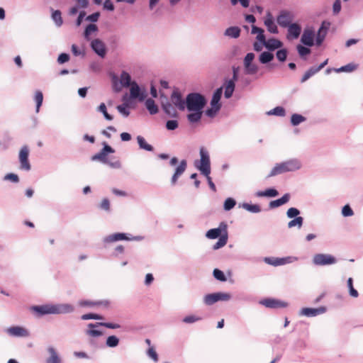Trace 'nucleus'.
<instances>
[{"instance_id": "37998d69", "label": "nucleus", "mask_w": 363, "mask_h": 363, "mask_svg": "<svg viewBox=\"0 0 363 363\" xmlns=\"http://www.w3.org/2000/svg\"><path fill=\"white\" fill-rule=\"evenodd\" d=\"M119 343L118 338L115 335L108 337L106 340V345L109 347H116Z\"/></svg>"}, {"instance_id": "39448f33", "label": "nucleus", "mask_w": 363, "mask_h": 363, "mask_svg": "<svg viewBox=\"0 0 363 363\" xmlns=\"http://www.w3.org/2000/svg\"><path fill=\"white\" fill-rule=\"evenodd\" d=\"M114 152V150L111 146L105 144L104 148L99 153L91 157V160H99L104 164H108L110 167L113 168H118L121 166L119 161L116 160L114 162H111L106 157L108 153H113Z\"/></svg>"}, {"instance_id": "680f3d73", "label": "nucleus", "mask_w": 363, "mask_h": 363, "mask_svg": "<svg viewBox=\"0 0 363 363\" xmlns=\"http://www.w3.org/2000/svg\"><path fill=\"white\" fill-rule=\"evenodd\" d=\"M201 320V318L197 317L196 315H187L184 319L183 321L186 323H192L196 321Z\"/></svg>"}, {"instance_id": "2eb2a0df", "label": "nucleus", "mask_w": 363, "mask_h": 363, "mask_svg": "<svg viewBox=\"0 0 363 363\" xmlns=\"http://www.w3.org/2000/svg\"><path fill=\"white\" fill-rule=\"evenodd\" d=\"M92 50L100 57H104L106 50L105 44L99 39H94L91 43Z\"/></svg>"}, {"instance_id": "79ce46f5", "label": "nucleus", "mask_w": 363, "mask_h": 363, "mask_svg": "<svg viewBox=\"0 0 363 363\" xmlns=\"http://www.w3.org/2000/svg\"><path fill=\"white\" fill-rule=\"evenodd\" d=\"M217 302V298L216 293L209 294L205 296L204 303L206 305L211 306Z\"/></svg>"}, {"instance_id": "49530a36", "label": "nucleus", "mask_w": 363, "mask_h": 363, "mask_svg": "<svg viewBox=\"0 0 363 363\" xmlns=\"http://www.w3.org/2000/svg\"><path fill=\"white\" fill-rule=\"evenodd\" d=\"M123 104H126V108H130L135 106L134 100L133 98H130L128 94H125L123 98Z\"/></svg>"}, {"instance_id": "bf43d9fd", "label": "nucleus", "mask_w": 363, "mask_h": 363, "mask_svg": "<svg viewBox=\"0 0 363 363\" xmlns=\"http://www.w3.org/2000/svg\"><path fill=\"white\" fill-rule=\"evenodd\" d=\"M93 328H89L86 331V334L91 337H99L103 335V333L100 330H95Z\"/></svg>"}, {"instance_id": "dca6fc26", "label": "nucleus", "mask_w": 363, "mask_h": 363, "mask_svg": "<svg viewBox=\"0 0 363 363\" xmlns=\"http://www.w3.org/2000/svg\"><path fill=\"white\" fill-rule=\"evenodd\" d=\"M264 306L270 308H285L287 303L274 298H266L261 301Z\"/></svg>"}, {"instance_id": "6ab92c4d", "label": "nucleus", "mask_w": 363, "mask_h": 363, "mask_svg": "<svg viewBox=\"0 0 363 363\" xmlns=\"http://www.w3.org/2000/svg\"><path fill=\"white\" fill-rule=\"evenodd\" d=\"M288 28V34L287 38H292V39H296L298 38V36L301 34V26L297 23H291Z\"/></svg>"}, {"instance_id": "c03bdc74", "label": "nucleus", "mask_w": 363, "mask_h": 363, "mask_svg": "<svg viewBox=\"0 0 363 363\" xmlns=\"http://www.w3.org/2000/svg\"><path fill=\"white\" fill-rule=\"evenodd\" d=\"M318 313L315 308H304L301 310V314L306 316H315Z\"/></svg>"}, {"instance_id": "e2e57ef3", "label": "nucleus", "mask_w": 363, "mask_h": 363, "mask_svg": "<svg viewBox=\"0 0 363 363\" xmlns=\"http://www.w3.org/2000/svg\"><path fill=\"white\" fill-rule=\"evenodd\" d=\"M100 208L106 211H110V207H111V205H110V201L108 199L105 198L104 199L101 203H100Z\"/></svg>"}, {"instance_id": "bb28decb", "label": "nucleus", "mask_w": 363, "mask_h": 363, "mask_svg": "<svg viewBox=\"0 0 363 363\" xmlns=\"http://www.w3.org/2000/svg\"><path fill=\"white\" fill-rule=\"evenodd\" d=\"M145 104L150 113H157L158 107L153 99H147L145 101Z\"/></svg>"}, {"instance_id": "2f4dec72", "label": "nucleus", "mask_w": 363, "mask_h": 363, "mask_svg": "<svg viewBox=\"0 0 363 363\" xmlns=\"http://www.w3.org/2000/svg\"><path fill=\"white\" fill-rule=\"evenodd\" d=\"M279 194L278 191L274 189H268L263 191H258L257 196L259 197H274Z\"/></svg>"}, {"instance_id": "6e6552de", "label": "nucleus", "mask_w": 363, "mask_h": 363, "mask_svg": "<svg viewBox=\"0 0 363 363\" xmlns=\"http://www.w3.org/2000/svg\"><path fill=\"white\" fill-rule=\"evenodd\" d=\"M200 165L196 166L199 170L205 176H208L211 172V167H210V159L208 154L206 151L204 150L203 148H201L200 150Z\"/></svg>"}, {"instance_id": "c9c22d12", "label": "nucleus", "mask_w": 363, "mask_h": 363, "mask_svg": "<svg viewBox=\"0 0 363 363\" xmlns=\"http://www.w3.org/2000/svg\"><path fill=\"white\" fill-rule=\"evenodd\" d=\"M319 70L317 69V67H312L308 70H307L303 76L302 77L301 79V82L303 83L306 82L308 79H310L312 76H313L315 74L318 72Z\"/></svg>"}, {"instance_id": "9d476101", "label": "nucleus", "mask_w": 363, "mask_h": 363, "mask_svg": "<svg viewBox=\"0 0 363 363\" xmlns=\"http://www.w3.org/2000/svg\"><path fill=\"white\" fill-rule=\"evenodd\" d=\"M255 58V54L249 52L244 58L245 72L247 74H255L258 71V66L252 63Z\"/></svg>"}, {"instance_id": "4be33fe9", "label": "nucleus", "mask_w": 363, "mask_h": 363, "mask_svg": "<svg viewBox=\"0 0 363 363\" xmlns=\"http://www.w3.org/2000/svg\"><path fill=\"white\" fill-rule=\"evenodd\" d=\"M160 99L162 108L165 113H172V112L174 111V108L172 107V104L170 102V100L169 101L168 98L163 94H160Z\"/></svg>"}, {"instance_id": "4c0bfd02", "label": "nucleus", "mask_w": 363, "mask_h": 363, "mask_svg": "<svg viewBox=\"0 0 363 363\" xmlns=\"http://www.w3.org/2000/svg\"><path fill=\"white\" fill-rule=\"evenodd\" d=\"M357 68V65L354 63H349L345 66H342L340 68L335 69L336 72H351Z\"/></svg>"}, {"instance_id": "864d4df0", "label": "nucleus", "mask_w": 363, "mask_h": 363, "mask_svg": "<svg viewBox=\"0 0 363 363\" xmlns=\"http://www.w3.org/2000/svg\"><path fill=\"white\" fill-rule=\"evenodd\" d=\"M82 320H89V319H94V320H101L103 319V317L100 315L96 314V313H86L82 315Z\"/></svg>"}, {"instance_id": "1a4fd4ad", "label": "nucleus", "mask_w": 363, "mask_h": 363, "mask_svg": "<svg viewBox=\"0 0 363 363\" xmlns=\"http://www.w3.org/2000/svg\"><path fill=\"white\" fill-rule=\"evenodd\" d=\"M130 86V98L138 99L139 101H143L146 99L147 94L145 89H142L135 82H133Z\"/></svg>"}, {"instance_id": "a878e982", "label": "nucleus", "mask_w": 363, "mask_h": 363, "mask_svg": "<svg viewBox=\"0 0 363 363\" xmlns=\"http://www.w3.org/2000/svg\"><path fill=\"white\" fill-rule=\"evenodd\" d=\"M223 230L225 231V234L220 235L219 237L218 241L213 245L214 250H218L223 246H225L228 241V235L226 233V225H223Z\"/></svg>"}, {"instance_id": "c756f323", "label": "nucleus", "mask_w": 363, "mask_h": 363, "mask_svg": "<svg viewBox=\"0 0 363 363\" xmlns=\"http://www.w3.org/2000/svg\"><path fill=\"white\" fill-rule=\"evenodd\" d=\"M221 226H222V224L218 228H213V229L209 230L206 233V237L210 239H216V238L220 237V235H222L223 234H222Z\"/></svg>"}, {"instance_id": "69168bd1", "label": "nucleus", "mask_w": 363, "mask_h": 363, "mask_svg": "<svg viewBox=\"0 0 363 363\" xmlns=\"http://www.w3.org/2000/svg\"><path fill=\"white\" fill-rule=\"evenodd\" d=\"M178 127V122L176 120L168 121L166 123V128L169 130H175Z\"/></svg>"}, {"instance_id": "72a5a7b5", "label": "nucleus", "mask_w": 363, "mask_h": 363, "mask_svg": "<svg viewBox=\"0 0 363 363\" xmlns=\"http://www.w3.org/2000/svg\"><path fill=\"white\" fill-rule=\"evenodd\" d=\"M98 30V27L95 24H89L88 25L84 33V36L86 40H90V35L92 33L96 32Z\"/></svg>"}, {"instance_id": "774afa93", "label": "nucleus", "mask_w": 363, "mask_h": 363, "mask_svg": "<svg viewBox=\"0 0 363 363\" xmlns=\"http://www.w3.org/2000/svg\"><path fill=\"white\" fill-rule=\"evenodd\" d=\"M4 179L6 180L11 181L12 182H14V183H17L19 182V178H18V175L16 174H13V173L7 174L5 176Z\"/></svg>"}, {"instance_id": "c85d7f7f", "label": "nucleus", "mask_w": 363, "mask_h": 363, "mask_svg": "<svg viewBox=\"0 0 363 363\" xmlns=\"http://www.w3.org/2000/svg\"><path fill=\"white\" fill-rule=\"evenodd\" d=\"M235 89V82L233 80H229L225 85L224 95L226 99L232 96Z\"/></svg>"}, {"instance_id": "20e7f679", "label": "nucleus", "mask_w": 363, "mask_h": 363, "mask_svg": "<svg viewBox=\"0 0 363 363\" xmlns=\"http://www.w3.org/2000/svg\"><path fill=\"white\" fill-rule=\"evenodd\" d=\"M300 168V163L295 160L277 164L271 170L268 177H272L288 172L295 171Z\"/></svg>"}, {"instance_id": "a19ab883", "label": "nucleus", "mask_w": 363, "mask_h": 363, "mask_svg": "<svg viewBox=\"0 0 363 363\" xmlns=\"http://www.w3.org/2000/svg\"><path fill=\"white\" fill-rule=\"evenodd\" d=\"M303 218L302 217H296L288 223V227L291 228L294 226H298V228H300L303 225Z\"/></svg>"}, {"instance_id": "58836bf2", "label": "nucleus", "mask_w": 363, "mask_h": 363, "mask_svg": "<svg viewBox=\"0 0 363 363\" xmlns=\"http://www.w3.org/2000/svg\"><path fill=\"white\" fill-rule=\"evenodd\" d=\"M52 19L57 27H60L63 23L61 12L59 10H56L52 12Z\"/></svg>"}, {"instance_id": "412c9836", "label": "nucleus", "mask_w": 363, "mask_h": 363, "mask_svg": "<svg viewBox=\"0 0 363 363\" xmlns=\"http://www.w3.org/2000/svg\"><path fill=\"white\" fill-rule=\"evenodd\" d=\"M263 44L266 48L269 50H274L276 49L280 48L282 46V43L275 38H271L268 40H266V38L264 37V42H260Z\"/></svg>"}, {"instance_id": "7ed1b4c3", "label": "nucleus", "mask_w": 363, "mask_h": 363, "mask_svg": "<svg viewBox=\"0 0 363 363\" xmlns=\"http://www.w3.org/2000/svg\"><path fill=\"white\" fill-rule=\"evenodd\" d=\"M112 88L115 92H119L123 87H128L132 84L131 77L125 71H123L118 77L116 74H111Z\"/></svg>"}, {"instance_id": "8fccbe9b", "label": "nucleus", "mask_w": 363, "mask_h": 363, "mask_svg": "<svg viewBox=\"0 0 363 363\" xmlns=\"http://www.w3.org/2000/svg\"><path fill=\"white\" fill-rule=\"evenodd\" d=\"M217 301H227L230 299L231 295L229 293L225 292H218L216 293Z\"/></svg>"}, {"instance_id": "052dcab7", "label": "nucleus", "mask_w": 363, "mask_h": 363, "mask_svg": "<svg viewBox=\"0 0 363 363\" xmlns=\"http://www.w3.org/2000/svg\"><path fill=\"white\" fill-rule=\"evenodd\" d=\"M300 213L299 211L296 208H290L288 209L286 214L289 218H296L298 217V215Z\"/></svg>"}, {"instance_id": "f704fd0d", "label": "nucleus", "mask_w": 363, "mask_h": 363, "mask_svg": "<svg viewBox=\"0 0 363 363\" xmlns=\"http://www.w3.org/2000/svg\"><path fill=\"white\" fill-rule=\"evenodd\" d=\"M274 59V55L269 52H263L260 54L259 60L262 64H267Z\"/></svg>"}, {"instance_id": "cd10ccee", "label": "nucleus", "mask_w": 363, "mask_h": 363, "mask_svg": "<svg viewBox=\"0 0 363 363\" xmlns=\"http://www.w3.org/2000/svg\"><path fill=\"white\" fill-rule=\"evenodd\" d=\"M99 325L104 326L106 328H111V329H117L121 327L120 325L117 324V323L100 322V323H89V324H88V328H96Z\"/></svg>"}, {"instance_id": "7c9ffc66", "label": "nucleus", "mask_w": 363, "mask_h": 363, "mask_svg": "<svg viewBox=\"0 0 363 363\" xmlns=\"http://www.w3.org/2000/svg\"><path fill=\"white\" fill-rule=\"evenodd\" d=\"M252 33L257 34V40L259 42H264V30L261 28L257 27L256 26H252Z\"/></svg>"}, {"instance_id": "338daca9", "label": "nucleus", "mask_w": 363, "mask_h": 363, "mask_svg": "<svg viewBox=\"0 0 363 363\" xmlns=\"http://www.w3.org/2000/svg\"><path fill=\"white\" fill-rule=\"evenodd\" d=\"M342 213L344 216H352L354 214L352 209L349 205H345L342 208Z\"/></svg>"}, {"instance_id": "a18cd8bd", "label": "nucleus", "mask_w": 363, "mask_h": 363, "mask_svg": "<svg viewBox=\"0 0 363 363\" xmlns=\"http://www.w3.org/2000/svg\"><path fill=\"white\" fill-rule=\"evenodd\" d=\"M264 24L267 27V30L269 33H274V34L278 33V28H277V25L274 23V21H272L270 22L265 23Z\"/></svg>"}, {"instance_id": "3c124183", "label": "nucleus", "mask_w": 363, "mask_h": 363, "mask_svg": "<svg viewBox=\"0 0 363 363\" xmlns=\"http://www.w3.org/2000/svg\"><path fill=\"white\" fill-rule=\"evenodd\" d=\"M236 204L235 201L232 198H228L224 202V209L225 211H230Z\"/></svg>"}, {"instance_id": "0eeeda50", "label": "nucleus", "mask_w": 363, "mask_h": 363, "mask_svg": "<svg viewBox=\"0 0 363 363\" xmlns=\"http://www.w3.org/2000/svg\"><path fill=\"white\" fill-rule=\"evenodd\" d=\"M223 89L222 88L217 89L212 96V99L211 100V108H208L205 113H216L218 111H219L221 104L220 103V98L222 96Z\"/></svg>"}, {"instance_id": "f8f14e48", "label": "nucleus", "mask_w": 363, "mask_h": 363, "mask_svg": "<svg viewBox=\"0 0 363 363\" xmlns=\"http://www.w3.org/2000/svg\"><path fill=\"white\" fill-rule=\"evenodd\" d=\"M294 14L288 11H281L277 18V23L282 28H286L291 24L294 20Z\"/></svg>"}, {"instance_id": "b1692460", "label": "nucleus", "mask_w": 363, "mask_h": 363, "mask_svg": "<svg viewBox=\"0 0 363 363\" xmlns=\"http://www.w3.org/2000/svg\"><path fill=\"white\" fill-rule=\"evenodd\" d=\"M224 35L229 38H238L240 35V29L238 26H230L225 30Z\"/></svg>"}, {"instance_id": "f03ea898", "label": "nucleus", "mask_w": 363, "mask_h": 363, "mask_svg": "<svg viewBox=\"0 0 363 363\" xmlns=\"http://www.w3.org/2000/svg\"><path fill=\"white\" fill-rule=\"evenodd\" d=\"M30 311L36 314V315L41 316L45 314L69 313L74 311V307L68 303L42 305L32 306Z\"/></svg>"}, {"instance_id": "5701e85b", "label": "nucleus", "mask_w": 363, "mask_h": 363, "mask_svg": "<svg viewBox=\"0 0 363 363\" xmlns=\"http://www.w3.org/2000/svg\"><path fill=\"white\" fill-rule=\"evenodd\" d=\"M290 195L289 194H285L281 198L272 201L269 203V208H275L280 206H282L287 203L289 201Z\"/></svg>"}, {"instance_id": "aec40b11", "label": "nucleus", "mask_w": 363, "mask_h": 363, "mask_svg": "<svg viewBox=\"0 0 363 363\" xmlns=\"http://www.w3.org/2000/svg\"><path fill=\"white\" fill-rule=\"evenodd\" d=\"M186 166V161L184 160H182L179 165L176 168L175 172L172 177L171 182L173 185L177 183L178 178L185 172Z\"/></svg>"}, {"instance_id": "4d7b16f0", "label": "nucleus", "mask_w": 363, "mask_h": 363, "mask_svg": "<svg viewBox=\"0 0 363 363\" xmlns=\"http://www.w3.org/2000/svg\"><path fill=\"white\" fill-rule=\"evenodd\" d=\"M303 121H305V118L302 115H292L291 119V123L294 125H296Z\"/></svg>"}, {"instance_id": "ddd939ff", "label": "nucleus", "mask_w": 363, "mask_h": 363, "mask_svg": "<svg viewBox=\"0 0 363 363\" xmlns=\"http://www.w3.org/2000/svg\"><path fill=\"white\" fill-rule=\"evenodd\" d=\"M313 261L316 265H329L337 262L335 257L328 254H316L313 257Z\"/></svg>"}, {"instance_id": "a211bd4d", "label": "nucleus", "mask_w": 363, "mask_h": 363, "mask_svg": "<svg viewBox=\"0 0 363 363\" xmlns=\"http://www.w3.org/2000/svg\"><path fill=\"white\" fill-rule=\"evenodd\" d=\"M7 333L15 337H28L29 335L28 331L20 326H13L7 329Z\"/></svg>"}, {"instance_id": "423d86ee", "label": "nucleus", "mask_w": 363, "mask_h": 363, "mask_svg": "<svg viewBox=\"0 0 363 363\" xmlns=\"http://www.w3.org/2000/svg\"><path fill=\"white\" fill-rule=\"evenodd\" d=\"M170 102L172 104V107L179 111H184L185 107V99H183L182 93L178 89H174L169 98Z\"/></svg>"}, {"instance_id": "0e129e2a", "label": "nucleus", "mask_w": 363, "mask_h": 363, "mask_svg": "<svg viewBox=\"0 0 363 363\" xmlns=\"http://www.w3.org/2000/svg\"><path fill=\"white\" fill-rule=\"evenodd\" d=\"M147 355L151 357L155 362L158 361V355L152 347H150L147 350Z\"/></svg>"}, {"instance_id": "09e8293b", "label": "nucleus", "mask_w": 363, "mask_h": 363, "mask_svg": "<svg viewBox=\"0 0 363 363\" xmlns=\"http://www.w3.org/2000/svg\"><path fill=\"white\" fill-rule=\"evenodd\" d=\"M347 286L350 290V294L351 296L357 298L359 295L357 291L353 287V280L352 278H349L347 280Z\"/></svg>"}, {"instance_id": "5fc2aeb1", "label": "nucleus", "mask_w": 363, "mask_h": 363, "mask_svg": "<svg viewBox=\"0 0 363 363\" xmlns=\"http://www.w3.org/2000/svg\"><path fill=\"white\" fill-rule=\"evenodd\" d=\"M213 276L216 279H218L219 281H226V278H225L223 272L218 269H215L213 270Z\"/></svg>"}, {"instance_id": "473e14b6", "label": "nucleus", "mask_w": 363, "mask_h": 363, "mask_svg": "<svg viewBox=\"0 0 363 363\" xmlns=\"http://www.w3.org/2000/svg\"><path fill=\"white\" fill-rule=\"evenodd\" d=\"M128 240V238L125 233H115L113 235H109L106 238V241L111 242H115L118 240Z\"/></svg>"}, {"instance_id": "603ef678", "label": "nucleus", "mask_w": 363, "mask_h": 363, "mask_svg": "<svg viewBox=\"0 0 363 363\" xmlns=\"http://www.w3.org/2000/svg\"><path fill=\"white\" fill-rule=\"evenodd\" d=\"M298 52L301 57L308 55L311 52V50L308 48L302 46L301 45H297L296 47Z\"/></svg>"}, {"instance_id": "9b49d317", "label": "nucleus", "mask_w": 363, "mask_h": 363, "mask_svg": "<svg viewBox=\"0 0 363 363\" xmlns=\"http://www.w3.org/2000/svg\"><path fill=\"white\" fill-rule=\"evenodd\" d=\"M29 149L28 146L25 145L21 147L19 152V162L20 168L26 171H29L31 168L30 164L28 160Z\"/></svg>"}, {"instance_id": "ea45409f", "label": "nucleus", "mask_w": 363, "mask_h": 363, "mask_svg": "<svg viewBox=\"0 0 363 363\" xmlns=\"http://www.w3.org/2000/svg\"><path fill=\"white\" fill-rule=\"evenodd\" d=\"M137 140H138V145L141 149H144L147 151L153 150L152 146L147 144L143 137L138 136Z\"/></svg>"}, {"instance_id": "393cba45", "label": "nucleus", "mask_w": 363, "mask_h": 363, "mask_svg": "<svg viewBox=\"0 0 363 363\" xmlns=\"http://www.w3.org/2000/svg\"><path fill=\"white\" fill-rule=\"evenodd\" d=\"M48 351L50 356L47 359L46 363H61V359L59 357L55 348L50 347L48 349Z\"/></svg>"}, {"instance_id": "6e6d98bb", "label": "nucleus", "mask_w": 363, "mask_h": 363, "mask_svg": "<svg viewBox=\"0 0 363 363\" xmlns=\"http://www.w3.org/2000/svg\"><path fill=\"white\" fill-rule=\"evenodd\" d=\"M276 55L279 61L284 62L286 59L287 51L286 49L279 50L277 52Z\"/></svg>"}, {"instance_id": "13d9d810", "label": "nucleus", "mask_w": 363, "mask_h": 363, "mask_svg": "<svg viewBox=\"0 0 363 363\" xmlns=\"http://www.w3.org/2000/svg\"><path fill=\"white\" fill-rule=\"evenodd\" d=\"M286 259H285V258L276 259L274 261H271V259L269 258L266 259V261L268 263H269L274 266H279V265L284 264L286 262Z\"/></svg>"}, {"instance_id": "f257e3e1", "label": "nucleus", "mask_w": 363, "mask_h": 363, "mask_svg": "<svg viewBox=\"0 0 363 363\" xmlns=\"http://www.w3.org/2000/svg\"><path fill=\"white\" fill-rule=\"evenodd\" d=\"M206 104L205 96L198 92L189 93L185 99V107L190 113H203Z\"/></svg>"}, {"instance_id": "de8ad7c7", "label": "nucleus", "mask_w": 363, "mask_h": 363, "mask_svg": "<svg viewBox=\"0 0 363 363\" xmlns=\"http://www.w3.org/2000/svg\"><path fill=\"white\" fill-rule=\"evenodd\" d=\"M43 96L41 91H37L35 94V100L36 101V111H39V108L42 105Z\"/></svg>"}, {"instance_id": "e433bc0d", "label": "nucleus", "mask_w": 363, "mask_h": 363, "mask_svg": "<svg viewBox=\"0 0 363 363\" xmlns=\"http://www.w3.org/2000/svg\"><path fill=\"white\" fill-rule=\"evenodd\" d=\"M244 209L252 213H259L261 211V208L257 204H250L244 203L241 206Z\"/></svg>"}, {"instance_id": "4468645a", "label": "nucleus", "mask_w": 363, "mask_h": 363, "mask_svg": "<svg viewBox=\"0 0 363 363\" xmlns=\"http://www.w3.org/2000/svg\"><path fill=\"white\" fill-rule=\"evenodd\" d=\"M315 31L311 28H306L302 34L301 42L306 45L311 47L314 44Z\"/></svg>"}, {"instance_id": "f3484780", "label": "nucleus", "mask_w": 363, "mask_h": 363, "mask_svg": "<svg viewBox=\"0 0 363 363\" xmlns=\"http://www.w3.org/2000/svg\"><path fill=\"white\" fill-rule=\"evenodd\" d=\"M329 23H326L325 21H323L321 24V26L318 30L317 35H316V45H320L323 42L325 35L327 34V31L329 27Z\"/></svg>"}]
</instances>
